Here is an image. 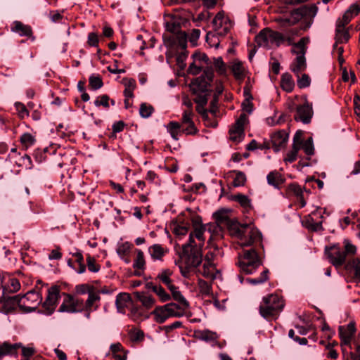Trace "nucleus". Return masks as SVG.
<instances>
[{"mask_svg":"<svg viewBox=\"0 0 360 360\" xmlns=\"http://www.w3.org/2000/svg\"><path fill=\"white\" fill-rule=\"evenodd\" d=\"M267 182L269 184L278 188L284 181L282 175L277 172H271L267 175Z\"/></svg>","mask_w":360,"mask_h":360,"instance_id":"obj_44","label":"nucleus"},{"mask_svg":"<svg viewBox=\"0 0 360 360\" xmlns=\"http://www.w3.org/2000/svg\"><path fill=\"white\" fill-rule=\"evenodd\" d=\"M84 302L82 299L75 297L70 294H65L62 304L59 308L60 312L75 313L82 311Z\"/></svg>","mask_w":360,"mask_h":360,"instance_id":"obj_12","label":"nucleus"},{"mask_svg":"<svg viewBox=\"0 0 360 360\" xmlns=\"http://www.w3.org/2000/svg\"><path fill=\"white\" fill-rule=\"evenodd\" d=\"M86 265L89 271L93 273H97L101 269L100 264H98L96 259L90 255H86Z\"/></svg>","mask_w":360,"mask_h":360,"instance_id":"obj_49","label":"nucleus"},{"mask_svg":"<svg viewBox=\"0 0 360 360\" xmlns=\"http://www.w3.org/2000/svg\"><path fill=\"white\" fill-rule=\"evenodd\" d=\"M133 245L129 242H124L118 245L117 248V253L121 259L126 263H129L130 260L128 258L131 252Z\"/></svg>","mask_w":360,"mask_h":360,"instance_id":"obj_30","label":"nucleus"},{"mask_svg":"<svg viewBox=\"0 0 360 360\" xmlns=\"http://www.w3.org/2000/svg\"><path fill=\"white\" fill-rule=\"evenodd\" d=\"M288 139V134L285 130L278 131L271 136V140L274 150L278 151L281 147L285 145Z\"/></svg>","mask_w":360,"mask_h":360,"instance_id":"obj_22","label":"nucleus"},{"mask_svg":"<svg viewBox=\"0 0 360 360\" xmlns=\"http://www.w3.org/2000/svg\"><path fill=\"white\" fill-rule=\"evenodd\" d=\"M287 192L288 194L295 195L297 198H299L302 195H303V191L302 188L297 184H290L288 186Z\"/></svg>","mask_w":360,"mask_h":360,"instance_id":"obj_59","label":"nucleus"},{"mask_svg":"<svg viewBox=\"0 0 360 360\" xmlns=\"http://www.w3.org/2000/svg\"><path fill=\"white\" fill-rule=\"evenodd\" d=\"M360 13V5L357 3L352 4L345 12L341 19L343 23L348 24L352 18Z\"/></svg>","mask_w":360,"mask_h":360,"instance_id":"obj_28","label":"nucleus"},{"mask_svg":"<svg viewBox=\"0 0 360 360\" xmlns=\"http://www.w3.org/2000/svg\"><path fill=\"white\" fill-rule=\"evenodd\" d=\"M278 32L269 28L264 29L255 37V42L259 47L271 49L278 47Z\"/></svg>","mask_w":360,"mask_h":360,"instance_id":"obj_8","label":"nucleus"},{"mask_svg":"<svg viewBox=\"0 0 360 360\" xmlns=\"http://www.w3.org/2000/svg\"><path fill=\"white\" fill-rule=\"evenodd\" d=\"M193 58L195 65L204 66L205 70H212V67H209L210 62H209V58L205 53H196L193 54Z\"/></svg>","mask_w":360,"mask_h":360,"instance_id":"obj_39","label":"nucleus"},{"mask_svg":"<svg viewBox=\"0 0 360 360\" xmlns=\"http://www.w3.org/2000/svg\"><path fill=\"white\" fill-rule=\"evenodd\" d=\"M281 87L286 92H291L295 87V82L292 77L288 72L283 73L281 77Z\"/></svg>","mask_w":360,"mask_h":360,"instance_id":"obj_32","label":"nucleus"},{"mask_svg":"<svg viewBox=\"0 0 360 360\" xmlns=\"http://www.w3.org/2000/svg\"><path fill=\"white\" fill-rule=\"evenodd\" d=\"M110 98L107 95H102L96 98V99L94 101V104L96 106H103L105 108H108Z\"/></svg>","mask_w":360,"mask_h":360,"instance_id":"obj_58","label":"nucleus"},{"mask_svg":"<svg viewBox=\"0 0 360 360\" xmlns=\"http://www.w3.org/2000/svg\"><path fill=\"white\" fill-rule=\"evenodd\" d=\"M230 233L237 239V243L241 247L250 246L262 239L259 231L248 224H232Z\"/></svg>","mask_w":360,"mask_h":360,"instance_id":"obj_3","label":"nucleus"},{"mask_svg":"<svg viewBox=\"0 0 360 360\" xmlns=\"http://www.w3.org/2000/svg\"><path fill=\"white\" fill-rule=\"evenodd\" d=\"M232 200L238 202L246 211H248L252 207L251 200L245 195L240 193L234 195L232 196Z\"/></svg>","mask_w":360,"mask_h":360,"instance_id":"obj_45","label":"nucleus"},{"mask_svg":"<svg viewBox=\"0 0 360 360\" xmlns=\"http://www.w3.org/2000/svg\"><path fill=\"white\" fill-rule=\"evenodd\" d=\"M198 287L200 292L203 295H209L212 292V288L210 283L202 279L198 280Z\"/></svg>","mask_w":360,"mask_h":360,"instance_id":"obj_55","label":"nucleus"},{"mask_svg":"<svg viewBox=\"0 0 360 360\" xmlns=\"http://www.w3.org/2000/svg\"><path fill=\"white\" fill-rule=\"evenodd\" d=\"M167 131L169 133L172 139L174 140H179V136L182 132V129H181V124L177 122H170L167 125Z\"/></svg>","mask_w":360,"mask_h":360,"instance_id":"obj_40","label":"nucleus"},{"mask_svg":"<svg viewBox=\"0 0 360 360\" xmlns=\"http://www.w3.org/2000/svg\"><path fill=\"white\" fill-rule=\"evenodd\" d=\"M297 85L300 88H306L310 85V78L306 75L303 74L301 77H297Z\"/></svg>","mask_w":360,"mask_h":360,"instance_id":"obj_62","label":"nucleus"},{"mask_svg":"<svg viewBox=\"0 0 360 360\" xmlns=\"http://www.w3.org/2000/svg\"><path fill=\"white\" fill-rule=\"evenodd\" d=\"M309 39L307 37L302 38L297 43H295L292 46V52L297 54V56H304L307 45L309 43Z\"/></svg>","mask_w":360,"mask_h":360,"instance_id":"obj_36","label":"nucleus"},{"mask_svg":"<svg viewBox=\"0 0 360 360\" xmlns=\"http://www.w3.org/2000/svg\"><path fill=\"white\" fill-rule=\"evenodd\" d=\"M15 108L16 111L18 112V116L21 119H24L25 117L29 116V112L24 104L20 102H16L15 103Z\"/></svg>","mask_w":360,"mask_h":360,"instance_id":"obj_57","label":"nucleus"},{"mask_svg":"<svg viewBox=\"0 0 360 360\" xmlns=\"http://www.w3.org/2000/svg\"><path fill=\"white\" fill-rule=\"evenodd\" d=\"M347 24L343 23V21L338 20L336 25V44H342L346 43L349 39V34L347 29H345V26Z\"/></svg>","mask_w":360,"mask_h":360,"instance_id":"obj_23","label":"nucleus"},{"mask_svg":"<svg viewBox=\"0 0 360 360\" xmlns=\"http://www.w3.org/2000/svg\"><path fill=\"white\" fill-rule=\"evenodd\" d=\"M195 101L198 105L205 106L207 103V92L197 94Z\"/></svg>","mask_w":360,"mask_h":360,"instance_id":"obj_64","label":"nucleus"},{"mask_svg":"<svg viewBox=\"0 0 360 360\" xmlns=\"http://www.w3.org/2000/svg\"><path fill=\"white\" fill-rule=\"evenodd\" d=\"M122 83L124 86V95L125 98H129L134 96V91L136 87V80L132 78H123Z\"/></svg>","mask_w":360,"mask_h":360,"instance_id":"obj_33","label":"nucleus"},{"mask_svg":"<svg viewBox=\"0 0 360 360\" xmlns=\"http://www.w3.org/2000/svg\"><path fill=\"white\" fill-rule=\"evenodd\" d=\"M312 115V106L305 101L302 105H300L297 108L295 119L296 120H300L304 124H307L310 122Z\"/></svg>","mask_w":360,"mask_h":360,"instance_id":"obj_17","label":"nucleus"},{"mask_svg":"<svg viewBox=\"0 0 360 360\" xmlns=\"http://www.w3.org/2000/svg\"><path fill=\"white\" fill-rule=\"evenodd\" d=\"M5 280V284L4 286L3 292L8 291L10 292H15L18 291L20 288V283L19 281L14 278L8 276L7 281Z\"/></svg>","mask_w":360,"mask_h":360,"instance_id":"obj_37","label":"nucleus"},{"mask_svg":"<svg viewBox=\"0 0 360 360\" xmlns=\"http://www.w3.org/2000/svg\"><path fill=\"white\" fill-rule=\"evenodd\" d=\"M59 298L60 289L58 286L53 285L49 288L46 299L43 303L45 313L51 314L54 311Z\"/></svg>","mask_w":360,"mask_h":360,"instance_id":"obj_14","label":"nucleus"},{"mask_svg":"<svg viewBox=\"0 0 360 360\" xmlns=\"http://www.w3.org/2000/svg\"><path fill=\"white\" fill-rule=\"evenodd\" d=\"M231 71L237 79H242L245 77V68L242 62L236 60L231 65Z\"/></svg>","mask_w":360,"mask_h":360,"instance_id":"obj_35","label":"nucleus"},{"mask_svg":"<svg viewBox=\"0 0 360 360\" xmlns=\"http://www.w3.org/2000/svg\"><path fill=\"white\" fill-rule=\"evenodd\" d=\"M35 141V137L30 133H25L20 136V143L26 150L32 146Z\"/></svg>","mask_w":360,"mask_h":360,"instance_id":"obj_48","label":"nucleus"},{"mask_svg":"<svg viewBox=\"0 0 360 360\" xmlns=\"http://www.w3.org/2000/svg\"><path fill=\"white\" fill-rule=\"evenodd\" d=\"M212 27L214 32L219 36H224L232 27V22L225 13L219 12L212 20Z\"/></svg>","mask_w":360,"mask_h":360,"instance_id":"obj_10","label":"nucleus"},{"mask_svg":"<svg viewBox=\"0 0 360 360\" xmlns=\"http://www.w3.org/2000/svg\"><path fill=\"white\" fill-rule=\"evenodd\" d=\"M325 255L330 262L335 266L342 265L346 260V252L338 245L326 247Z\"/></svg>","mask_w":360,"mask_h":360,"instance_id":"obj_11","label":"nucleus"},{"mask_svg":"<svg viewBox=\"0 0 360 360\" xmlns=\"http://www.w3.org/2000/svg\"><path fill=\"white\" fill-rule=\"evenodd\" d=\"M136 255L134 260L133 267L136 270H143L146 267V260L143 252L140 249H136Z\"/></svg>","mask_w":360,"mask_h":360,"instance_id":"obj_43","label":"nucleus"},{"mask_svg":"<svg viewBox=\"0 0 360 360\" xmlns=\"http://www.w3.org/2000/svg\"><path fill=\"white\" fill-rule=\"evenodd\" d=\"M297 134L294 136L292 148L289 151L284 158L285 162H292L298 158V153L300 150V144L296 143Z\"/></svg>","mask_w":360,"mask_h":360,"instance_id":"obj_42","label":"nucleus"},{"mask_svg":"<svg viewBox=\"0 0 360 360\" xmlns=\"http://www.w3.org/2000/svg\"><path fill=\"white\" fill-rule=\"evenodd\" d=\"M94 290V287H92L88 284L77 285L75 287V292L79 295H84L86 293H87L89 295V292H91Z\"/></svg>","mask_w":360,"mask_h":360,"instance_id":"obj_61","label":"nucleus"},{"mask_svg":"<svg viewBox=\"0 0 360 360\" xmlns=\"http://www.w3.org/2000/svg\"><path fill=\"white\" fill-rule=\"evenodd\" d=\"M213 67L219 76L226 77L227 66L221 57L214 58L212 61Z\"/></svg>","mask_w":360,"mask_h":360,"instance_id":"obj_38","label":"nucleus"},{"mask_svg":"<svg viewBox=\"0 0 360 360\" xmlns=\"http://www.w3.org/2000/svg\"><path fill=\"white\" fill-rule=\"evenodd\" d=\"M164 44L168 48L186 47L187 36L185 32H179L174 34H165L163 37Z\"/></svg>","mask_w":360,"mask_h":360,"instance_id":"obj_15","label":"nucleus"},{"mask_svg":"<svg viewBox=\"0 0 360 360\" xmlns=\"http://www.w3.org/2000/svg\"><path fill=\"white\" fill-rule=\"evenodd\" d=\"M200 338L205 341H216L218 339V335L210 330H203L201 333Z\"/></svg>","mask_w":360,"mask_h":360,"instance_id":"obj_60","label":"nucleus"},{"mask_svg":"<svg viewBox=\"0 0 360 360\" xmlns=\"http://www.w3.org/2000/svg\"><path fill=\"white\" fill-rule=\"evenodd\" d=\"M248 121L245 114L243 113L236 120V123L229 129V138L235 142H240L244 137V126Z\"/></svg>","mask_w":360,"mask_h":360,"instance_id":"obj_13","label":"nucleus"},{"mask_svg":"<svg viewBox=\"0 0 360 360\" xmlns=\"http://www.w3.org/2000/svg\"><path fill=\"white\" fill-rule=\"evenodd\" d=\"M233 172L235 173V176L233 180V185L235 187L244 186L247 180L245 174L240 171Z\"/></svg>","mask_w":360,"mask_h":360,"instance_id":"obj_50","label":"nucleus"},{"mask_svg":"<svg viewBox=\"0 0 360 360\" xmlns=\"http://www.w3.org/2000/svg\"><path fill=\"white\" fill-rule=\"evenodd\" d=\"M278 46L281 45H286V46H293L294 40L292 37L289 36L288 34H283L280 32H278Z\"/></svg>","mask_w":360,"mask_h":360,"instance_id":"obj_54","label":"nucleus"},{"mask_svg":"<svg viewBox=\"0 0 360 360\" xmlns=\"http://www.w3.org/2000/svg\"><path fill=\"white\" fill-rule=\"evenodd\" d=\"M193 112L192 110H185L182 114L181 129L186 135H193L198 131L193 120Z\"/></svg>","mask_w":360,"mask_h":360,"instance_id":"obj_16","label":"nucleus"},{"mask_svg":"<svg viewBox=\"0 0 360 360\" xmlns=\"http://www.w3.org/2000/svg\"><path fill=\"white\" fill-rule=\"evenodd\" d=\"M209 259V255H207L205 257L202 268L200 270V272L204 277L213 280L217 277L219 272L214 263Z\"/></svg>","mask_w":360,"mask_h":360,"instance_id":"obj_19","label":"nucleus"},{"mask_svg":"<svg viewBox=\"0 0 360 360\" xmlns=\"http://www.w3.org/2000/svg\"><path fill=\"white\" fill-rule=\"evenodd\" d=\"M15 297V296L8 297L6 300L4 302V307L5 308L6 312L11 311L12 310H14L16 307H18V304L17 303H13V302H9L10 300H13Z\"/></svg>","mask_w":360,"mask_h":360,"instance_id":"obj_63","label":"nucleus"},{"mask_svg":"<svg viewBox=\"0 0 360 360\" xmlns=\"http://www.w3.org/2000/svg\"><path fill=\"white\" fill-rule=\"evenodd\" d=\"M21 344H11L7 342L0 344V359L6 355H14L17 352V349L20 348Z\"/></svg>","mask_w":360,"mask_h":360,"instance_id":"obj_29","label":"nucleus"},{"mask_svg":"<svg viewBox=\"0 0 360 360\" xmlns=\"http://www.w3.org/2000/svg\"><path fill=\"white\" fill-rule=\"evenodd\" d=\"M184 313L178 304L174 302H170L162 306H158L152 311L151 315L153 316V320L158 323H162L168 319L176 317L179 318L185 315Z\"/></svg>","mask_w":360,"mask_h":360,"instance_id":"obj_5","label":"nucleus"},{"mask_svg":"<svg viewBox=\"0 0 360 360\" xmlns=\"http://www.w3.org/2000/svg\"><path fill=\"white\" fill-rule=\"evenodd\" d=\"M214 72L212 70H205V76L197 77L190 84V89L193 94L205 93L210 90V84L212 81Z\"/></svg>","mask_w":360,"mask_h":360,"instance_id":"obj_9","label":"nucleus"},{"mask_svg":"<svg viewBox=\"0 0 360 360\" xmlns=\"http://www.w3.org/2000/svg\"><path fill=\"white\" fill-rule=\"evenodd\" d=\"M89 86L94 90L101 88L103 86L101 78L98 75H91L89 77Z\"/></svg>","mask_w":360,"mask_h":360,"instance_id":"obj_56","label":"nucleus"},{"mask_svg":"<svg viewBox=\"0 0 360 360\" xmlns=\"http://www.w3.org/2000/svg\"><path fill=\"white\" fill-rule=\"evenodd\" d=\"M11 30L13 32L18 34L20 36L30 37L32 34V30L30 26L23 24L20 21H14L11 27Z\"/></svg>","mask_w":360,"mask_h":360,"instance_id":"obj_25","label":"nucleus"},{"mask_svg":"<svg viewBox=\"0 0 360 360\" xmlns=\"http://www.w3.org/2000/svg\"><path fill=\"white\" fill-rule=\"evenodd\" d=\"M306 60L305 57L303 56H297L295 60L290 65V70L293 72L297 77L305 70Z\"/></svg>","mask_w":360,"mask_h":360,"instance_id":"obj_31","label":"nucleus"},{"mask_svg":"<svg viewBox=\"0 0 360 360\" xmlns=\"http://www.w3.org/2000/svg\"><path fill=\"white\" fill-rule=\"evenodd\" d=\"M153 290L162 302L169 301L171 298L170 295L161 286H154Z\"/></svg>","mask_w":360,"mask_h":360,"instance_id":"obj_52","label":"nucleus"},{"mask_svg":"<svg viewBox=\"0 0 360 360\" xmlns=\"http://www.w3.org/2000/svg\"><path fill=\"white\" fill-rule=\"evenodd\" d=\"M168 288L171 291L173 299L179 302L177 304L179 307L182 309L183 311L186 313V310L189 308V302L186 300L177 287L172 285Z\"/></svg>","mask_w":360,"mask_h":360,"instance_id":"obj_24","label":"nucleus"},{"mask_svg":"<svg viewBox=\"0 0 360 360\" xmlns=\"http://www.w3.org/2000/svg\"><path fill=\"white\" fill-rule=\"evenodd\" d=\"M324 212L325 211L322 208H317L315 211L312 212L309 215V221L310 222L309 228L316 231L322 230V220L317 221V219L318 217L323 218V214Z\"/></svg>","mask_w":360,"mask_h":360,"instance_id":"obj_21","label":"nucleus"},{"mask_svg":"<svg viewBox=\"0 0 360 360\" xmlns=\"http://www.w3.org/2000/svg\"><path fill=\"white\" fill-rule=\"evenodd\" d=\"M285 306L284 300L276 294L263 297L259 311L260 315L268 321L276 319Z\"/></svg>","mask_w":360,"mask_h":360,"instance_id":"obj_4","label":"nucleus"},{"mask_svg":"<svg viewBox=\"0 0 360 360\" xmlns=\"http://www.w3.org/2000/svg\"><path fill=\"white\" fill-rule=\"evenodd\" d=\"M306 13L307 12H306L305 8H300L296 9L291 13L289 18L285 19V21L289 25H295V23L299 22L302 19V16L304 14H306Z\"/></svg>","mask_w":360,"mask_h":360,"instance_id":"obj_46","label":"nucleus"},{"mask_svg":"<svg viewBox=\"0 0 360 360\" xmlns=\"http://www.w3.org/2000/svg\"><path fill=\"white\" fill-rule=\"evenodd\" d=\"M260 261L255 250L251 249L244 252L243 255H239L238 266L245 274H251L260 266Z\"/></svg>","mask_w":360,"mask_h":360,"instance_id":"obj_7","label":"nucleus"},{"mask_svg":"<svg viewBox=\"0 0 360 360\" xmlns=\"http://www.w3.org/2000/svg\"><path fill=\"white\" fill-rule=\"evenodd\" d=\"M72 255H73V257H75L76 262L79 264V267H78L77 269H76V271L78 274H83V273H84L86 271V266L83 263L84 257H83V255H82V252L80 251H77Z\"/></svg>","mask_w":360,"mask_h":360,"instance_id":"obj_51","label":"nucleus"},{"mask_svg":"<svg viewBox=\"0 0 360 360\" xmlns=\"http://www.w3.org/2000/svg\"><path fill=\"white\" fill-rule=\"evenodd\" d=\"M41 300L42 297L39 292L30 291L22 297L15 295V297L9 302L17 303L18 307L23 309L24 311L30 312L35 310L41 302Z\"/></svg>","mask_w":360,"mask_h":360,"instance_id":"obj_6","label":"nucleus"},{"mask_svg":"<svg viewBox=\"0 0 360 360\" xmlns=\"http://www.w3.org/2000/svg\"><path fill=\"white\" fill-rule=\"evenodd\" d=\"M148 254L153 261H162L163 257L168 253L169 249L160 244H153L148 249Z\"/></svg>","mask_w":360,"mask_h":360,"instance_id":"obj_20","label":"nucleus"},{"mask_svg":"<svg viewBox=\"0 0 360 360\" xmlns=\"http://www.w3.org/2000/svg\"><path fill=\"white\" fill-rule=\"evenodd\" d=\"M340 345L344 354H349L352 360H360V333L357 332L356 323L349 321L338 327Z\"/></svg>","mask_w":360,"mask_h":360,"instance_id":"obj_2","label":"nucleus"},{"mask_svg":"<svg viewBox=\"0 0 360 360\" xmlns=\"http://www.w3.org/2000/svg\"><path fill=\"white\" fill-rule=\"evenodd\" d=\"M131 302L129 294L126 292L119 293L116 297V307L119 312L124 313L125 309L127 308Z\"/></svg>","mask_w":360,"mask_h":360,"instance_id":"obj_26","label":"nucleus"},{"mask_svg":"<svg viewBox=\"0 0 360 360\" xmlns=\"http://www.w3.org/2000/svg\"><path fill=\"white\" fill-rule=\"evenodd\" d=\"M100 292L95 289L91 292H89L88 295V299L85 302V309L86 311H91L98 308V302L100 301Z\"/></svg>","mask_w":360,"mask_h":360,"instance_id":"obj_27","label":"nucleus"},{"mask_svg":"<svg viewBox=\"0 0 360 360\" xmlns=\"http://www.w3.org/2000/svg\"><path fill=\"white\" fill-rule=\"evenodd\" d=\"M296 143L300 144V149H302L307 156H311L314 153V147L313 144L312 138H309L307 140L303 141H300L298 134L297 133Z\"/></svg>","mask_w":360,"mask_h":360,"instance_id":"obj_34","label":"nucleus"},{"mask_svg":"<svg viewBox=\"0 0 360 360\" xmlns=\"http://www.w3.org/2000/svg\"><path fill=\"white\" fill-rule=\"evenodd\" d=\"M172 274H173V272L172 270H170L169 269H165L162 270L159 273L158 278L162 283H164L165 285H166L167 286V288H169L171 285H172V281L170 278Z\"/></svg>","mask_w":360,"mask_h":360,"instance_id":"obj_47","label":"nucleus"},{"mask_svg":"<svg viewBox=\"0 0 360 360\" xmlns=\"http://www.w3.org/2000/svg\"><path fill=\"white\" fill-rule=\"evenodd\" d=\"M134 295L143 306L148 309L151 308L155 303V300L151 295L145 292H136Z\"/></svg>","mask_w":360,"mask_h":360,"instance_id":"obj_41","label":"nucleus"},{"mask_svg":"<svg viewBox=\"0 0 360 360\" xmlns=\"http://www.w3.org/2000/svg\"><path fill=\"white\" fill-rule=\"evenodd\" d=\"M191 225L193 231L189 234L188 241L183 245L179 269L181 275L188 278L191 272L202 262L201 248L204 245L206 231H214L217 229L215 224H203L199 215L191 212L179 215L174 223L173 232L178 237L187 234Z\"/></svg>","mask_w":360,"mask_h":360,"instance_id":"obj_1","label":"nucleus"},{"mask_svg":"<svg viewBox=\"0 0 360 360\" xmlns=\"http://www.w3.org/2000/svg\"><path fill=\"white\" fill-rule=\"evenodd\" d=\"M164 20L166 30L170 32L169 34L180 32L181 19L177 15L165 14Z\"/></svg>","mask_w":360,"mask_h":360,"instance_id":"obj_18","label":"nucleus"},{"mask_svg":"<svg viewBox=\"0 0 360 360\" xmlns=\"http://www.w3.org/2000/svg\"><path fill=\"white\" fill-rule=\"evenodd\" d=\"M153 110L152 105L144 103L140 105L139 113L142 117L148 118L152 115Z\"/></svg>","mask_w":360,"mask_h":360,"instance_id":"obj_53","label":"nucleus"}]
</instances>
